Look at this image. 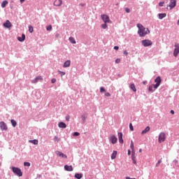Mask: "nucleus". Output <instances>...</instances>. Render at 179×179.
Instances as JSON below:
<instances>
[{
    "label": "nucleus",
    "instance_id": "nucleus-1",
    "mask_svg": "<svg viewBox=\"0 0 179 179\" xmlns=\"http://www.w3.org/2000/svg\"><path fill=\"white\" fill-rule=\"evenodd\" d=\"M137 27L138 29V34L140 37H145L147 34L150 33L149 29L145 28L142 24H137Z\"/></svg>",
    "mask_w": 179,
    "mask_h": 179
},
{
    "label": "nucleus",
    "instance_id": "nucleus-2",
    "mask_svg": "<svg viewBox=\"0 0 179 179\" xmlns=\"http://www.w3.org/2000/svg\"><path fill=\"white\" fill-rule=\"evenodd\" d=\"M12 170L14 174L18 176V177H22V176H23V172H22V170L20 168L13 166Z\"/></svg>",
    "mask_w": 179,
    "mask_h": 179
},
{
    "label": "nucleus",
    "instance_id": "nucleus-3",
    "mask_svg": "<svg viewBox=\"0 0 179 179\" xmlns=\"http://www.w3.org/2000/svg\"><path fill=\"white\" fill-rule=\"evenodd\" d=\"M101 19L104 23H112L111 20H110V17L106 14L101 15Z\"/></svg>",
    "mask_w": 179,
    "mask_h": 179
},
{
    "label": "nucleus",
    "instance_id": "nucleus-4",
    "mask_svg": "<svg viewBox=\"0 0 179 179\" xmlns=\"http://www.w3.org/2000/svg\"><path fill=\"white\" fill-rule=\"evenodd\" d=\"M141 43L143 44V45L144 47H149L153 44L152 41H150L149 39H145V40L142 41Z\"/></svg>",
    "mask_w": 179,
    "mask_h": 179
},
{
    "label": "nucleus",
    "instance_id": "nucleus-5",
    "mask_svg": "<svg viewBox=\"0 0 179 179\" xmlns=\"http://www.w3.org/2000/svg\"><path fill=\"white\" fill-rule=\"evenodd\" d=\"M155 85H154V88L155 89H157V87H159V86H160V83H162V78L160 76H158L155 80Z\"/></svg>",
    "mask_w": 179,
    "mask_h": 179
},
{
    "label": "nucleus",
    "instance_id": "nucleus-6",
    "mask_svg": "<svg viewBox=\"0 0 179 179\" xmlns=\"http://www.w3.org/2000/svg\"><path fill=\"white\" fill-rule=\"evenodd\" d=\"M179 54V45L178 43L175 44V50L173 51L174 57H178Z\"/></svg>",
    "mask_w": 179,
    "mask_h": 179
},
{
    "label": "nucleus",
    "instance_id": "nucleus-7",
    "mask_svg": "<svg viewBox=\"0 0 179 179\" xmlns=\"http://www.w3.org/2000/svg\"><path fill=\"white\" fill-rule=\"evenodd\" d=\"M0 128L2 129V131H8V125H6L5 122H0Z\"/></svg>",
    "mask_w": 179,
    "mask_h": 179
},
{
    "label": "nucleus",
    "instance_id": "nucleus-8",
    "mask_svg": "<svg viewBox=\"0 0 179 179\" xmlns=\"http://www.w3.org/2000/svg\"><path fill=\"white\" fill-rule=\"evenodd\" d=\"M177 5V0H171L169 3V8L170 9H173V8H176Z\"/></svg>",
    "mask_w": 179,
    "mask_h": 179
},
{
    "label": "nucleus",
    "instance_id": "nucleus-9",
    "mask_svg": "<svg viewBox=\"0 0 179 179\" xmlns=\"http://www.w3.org/2000/svg\"><path fill=\"white\" fill-rule=\"evenodd\" d=\"M3 26L6 29H10V27H12V23H10V21H9V20H7L6 22L3 23Z\"/></svg>",
    "mask_w": 179,
    "mask_h": 179
},
{
    "label": "nucleus",
    "instance_id": "nucleus-10",
    "mask_svg": "<svg viewBox=\"0 0 179 179\" xmlns=\"http://www.w3.org/2000/svg\"><path fill=\"white\" fill-rule=\"evenodd\" d=\"M55 154L57 155V156H59V157H62L63 159H66V157H68V156H66V155H65L59 151H56Z\"/></svg>",
    "mask_w": 179,
    "mask_h": 179
},
{
    "label": "nucleus",
    "instance_id": "nucleus-11",
    "mask_svg": "<svg viewBox=\"0 0 179 179\" xmlns=\"http://www.w3.org/2000/svg\"><path fill=\"white\" fill-rule=\"evenodd\" d=\"M166 141V136L164 135H159L158 137L159 143H162Z\"/></svg>",
    "mask_w": 179,
    "mask_h": 179
},
{
    "label": "nucleus",
    "instance_id": "nucleus-12",
    "mask_svg": "<svg viewBox=\"0 0 179 179\" xmlns=\"http://www.w3.org/2000/svg\"><path fill=\"white\" fill-rule=\"evenodd\" d=\"M38 80H43V77L41 76L36 77L35 79L32 80L31 83H37Z\"/></svg>",
    "mask_w": 179,
    "mask_h": 179
},
{
    "label": "nucleus",
    "instance_id": "nucleus-13",
    "mask_svg": "<svg viewBox=\"0 0 179 179\" xmlns=\"http://www.w3.org/2000/svg\"><path fill=\"white\" fill-rule=\"evenodd\" d=\"M71 66V60H67L64 63L63 68H69Z\"/></svg>",
    "mask_w": 179,
    "mask_h": 179
},
{
    "label": "nucleus",
    "instance_id": "nucleus-14",
    "mask_svg": "<svg viewBox=\"0 0 179 179\" xmlns=\"http://www.w3.org/2000/svg\"><path fill=\"white\" fill-rule=\"evenodd\" d=\"M54 5L55 6H61L62 5V0H55Z\"/></svg>",
    "mask_w": 179,
    "mask_h": 179
},
{
    "label": "nucleus",
    "instance_id": "nucleus-15",
    "mask_svg": "<svg viewBox=\"0 0 179 179\" xmlns=\"http://www.w3.org/2000/svg\"><path fill=\"white\" fill-rule=\"evenodd\" d=\"M17 40H18V41H20L21 43L24 41V40H26V35H24V34H22V37H20V36L17 37Z\"/></svg>",
    "mask_w": 179,
    "mask_h": 179
},
{
    "label": "nucleus",
    "instance_id": "nucleus-16",
    "mask_svg": "<svg viewBox=\"0 0 179 179\" xmlns=\"http://www.w3.org/2000/svg\"><path fill=\"white\" fill-rule=\"evenodd\" d=\"M64 169L66 170V171H73V168L72 167V166L65 165Z\"/></svg>",
    "mask_w": 179,
    "mask_h": 179
},
{
    "label": "nucleus",
    "instance_id": "nucleus-17",
    "mask_svg": "<svg viewBox=\"0 0 179 179\" xmlns=\"http://www.w3.org/2000/svg\"><path fill=\"white\" fill-rule=\"evenodd\" d=\"M110 141L111 143H113L114 145L117 142V137H115V136H113L110 137Z\"/></svg>",
    "mask_w": 179,
    "mask_h": 179
},
{
    "label": "nucleus",
    "instance_id": "nucleus-18",
    "mask_svg": "<svg viewBox=\"0 0 179 179\" xmlns=\"http://www.w3.org/2000/svg\"><path fill=\"white\" fill-rule=\"evenodd\" d=\"M59 128H66V124L64 123L63 122H60L58 124Z\"/></svg>",
    "mask_w": 179,
    "mask_h": 179
},
{
    "label": "nucleus",
    "instance_id": "nucleus-19",
    "mask_svg": "<svg viewBox=\"0 0 179 179\" xmlns=\"http://www.w3.org/2000/svg\"><path fill=\"white\" fill-rule=\"evenodd\" d=\"M166 16H167V14H166V13H159V14H158V17L160 20L164 19V17H166Z\"/></svg>",
    "mask_w": 179,
    "mask_h": 179
},
{
    "label": "nucleus",
    "instance_id": "nucleus-20",
    "mask_svg": "<svg viewBox=\"0 0 179 179\" xmlns=\"http://www.w3.org/2000/svg\"><path fill=\"white\" fill-rule=\"evenodd\" d=\"M9 3V2L6 0L2 1L1 3V8H6V6Z\"/></svg>",
    "mask_w": 179,
    "mask_h": 179
},
{
    "label": "nucleus",
    "instance_id": "nucleus-21",
    "mask_svg": "<svg viewBox=\"0 0 179 179\" xmlns=\"http://www.w3.org/2000/svg\"><path fill=\"white\" fill-rule=\"evenodd\" d=\"M149 131H150V127L149 126H148L142 132L141 134H148V132H149Z\"/></svg>",
    "mask_w": 179,
    "mask_h": 179
},
{
    "label": "nucleus",
    "instance_id": "nucleus-22",
    "mask_svg": "<svg viewBox=\"0 0 179 179\" xmlns=\"http://www.w3.org/2000/svg\"><path fill=\"white\" fill-rule=\"evenodd\" d=\"M29 143H33V145H38V140H29Z\"/></svg>",
    "mask_w": 179,
    "mask_h": 179
},
{
    "label": "nucleus",
    "instance_id": "nucleus-23",
    "mask_svg": "<svg viewBox=\"0 0 179 179\" xmlns=\"http://www.w3.org/2000/svg\"><path fill=\"white\" fill-rule=\"evenodd\" d=\"M117 157V151L114 150L111 155V159L112 160H114Z\"/></svg>",
    "mask_w": 179,
    "mask_h": 179
},
{
    "label": "nucleus",
    "instance_id": "nucleus-24",
    "mask_svg": "<svg viewBox=\"0 0 179 179\" xmlns=\"http://www.w3.org/2000/svg\"><path fill=\"white\" fill-rule=\"evenodd\" d=\"M155 90L156 89H155V85L149 86V88H148L149 92H155Z\"/></svg>",
    "mask_w": 179,
    "mask_h": 179
},
{
    "label": "nucleus",
    "instance_id": "nucleus-25",
    "mask_svg": "<svg viewBox=\"0 0 179 179\" xmlns=\"http://www.w3.org/2000/svg\"><path fill=\"white\" fill-rule=\"evenodd\" d=\"M130 89L133 90V92H136V87H135V84H131L129 86Z\"/></svg>",
    "mask_w": 179,
    "mask_h": 179
},
{
    "label": "nucleus",
    "instance_id": "nucleus-26",
    "mask_svg": "<svg viewBox=\"0 0 179 179\" xmlns=\"http://www.w3.org/2000/svg\"><path fill=\"white\" fill-rule=\"evenodd\" d=\"M83 176V175L82 173H76L75 174V178L80 179V178H82Z\"/></svg>",
    "mask_w": 179,
    "mask_h": 179
},
{
    "label": "nucleus",
    "instance_id": "nucleus-27",
    "mask_svg": "<svg viewBox=\"0 0 179 179\" xmlns=\"http://www.w3.org/2000/svg\"><path fill=\"white\" fill-rule=\"evenodd\" d=\"M69 41L71 42L72 44H76V41H75V38L73 37H70Z\"/></svg>",
    "mask_w": 179,
    "mask_h": 179
},
{
    "label": "nucleus",
    "instance_id": "nucleus-28",
    "mask_svg": "<svg viewBox=\"0 0 179 179\" xmlns=\"http://www.w3.org/2000/svg\"><path fill=\"white\" fill-rule=\"evenodd\" d=\"M101 27L102 29H107L108 27V25H107V23L104 22V24H102L101 25Z\"/></svg>",
    "mask_w": 179,
    "mask_h": 179
},
{
    "label": "nucleus",
    "instance_id": "nucleus-29",
    "mask_svg": "<svg viewBox=\"0 0 179 179\" xmlns=\"http://www.w3.org/2000/svg\"><path fill=\"white\" fill-rule=\"evenodd\" d=\"M11 124L14 127H16V125H17V122H16L15 120H11Z\"/></svg>",
    "mask_w": 179,
    "mask_h": 179
},
{
    "label": "nucleus",
    "instance_id": "nucleus-30",
    "mask_svg": "<svg viewBox=\"0 0 179 179\" xmlns=\"http://www.w3.org/2000/svg\"><path fill=\"white\" fill-rule=\"evenodd\" d=\"M119 142L120 143H124V140L122 139V135L119 136Z\"/></svg>",
    "mask_w": 179,
    "mask_h": 179
},
{
    "label": "nucleus",
    "instance_id": "nucleus-31",
    "mask_svg": "<svg viewBox=\"0 0 179 179\" xmlns=\"http://www.w3.org/2000/svg\"><path fill=\"white\" fill-rule=\"evenodd\" d=\"M29 33H33V31H34V29H33V26L30 25L29 27Z\"/></svg>",
    "mask_w": 179,
    "mask_h": 179
},
{
    "label": "nucleus",
    "instance_id": "nucleus-32",
    "mask_svg": "<svg viewBox=\"0 0 179 179\" xmlns=\"http://www.w3.org/2000/svg\"><path fill=\"white\" fill-rule=\"evenodd\" d=\"M130 149H131V153H135V148L134 145H130Z\"/></svg>",
    "mask_w": 179,
    "mask_h": 179
},
{
    "label": "nucleus",
    "instance_id": "nucleus-33",
    "mask_svg": "<svg viewBox=\"0 0 179 179\" xmlns=\"http://www.w3.org/2000/svg\"><path fill=\"white\" fill-rule=\"evenodd\" d=\"M46 30H48V31H51L52 30V26L49 25L46 27Z\"/></svg>",
    "mask_w": 179,
    "mask_h": 179
},
{
    "label": "nucleus",
    "instance_id": "nucleus-34",
    "mask_svg": "<svg viewBox=\"0 0 179 179\" xmlns=\"http://www.w3.org/2000/svg\"><path fill=\"white\" fill-rule=\"evenodd\" d=\"M106 92V89H104V87H100V93H104Z\"/></svg>",
    "mask_w": 179,
    "mask_h": 179
},
{
    "label": "nucleus",
    "instance_id": "nucleus-35",
    "mask_svg": "<svg viewBox=\"0 0 179 179\" xmlns=\"http://www.w3.org/2000/svg\"><path fill=\"white\" fill-rule=\"evenodd\" d=\"M162 163V159H159L157 163L156 164V167H159V166L160 165V164Z\"/></svg>",
    "mask_w": 179,
    "mask_h": 179
},
{
    "label": "nucleus",
    "instance_id": "nucleus-36",
    "mask_svg": "<svg viewBox=\"0 0 179 179\" xmlns=\"http://www.w3.org/2000/svg\"><path fill=\"white\" fill-rule=\"evenodd\" d=\"M24 166H25L27 167H30V163L29 162H24Z\"/></svg>",
    "mask_w": 179,
    "mask_h": 179
},
{
    "label": "nucleus",
    "instance_id": "nucleus-37",
    "mask_svg": "<svg viewBox=\"0 0 179 179\" xmlns=\"http://www.w3.org/2000/svg\"><path fill=\"white\" fill-rule=\"evenodd\" d=\"M120 62H121V59L117 58V59L115 60V64H120Z\"/></svg>",
    "mask_w": 179,
    "mask_h": 179
},
{
    "label": "nucleus",
    "instance_id": "nucleus-38",
    "mask_svg": "<svg viewBox=\"0 0 179 179\" xmlns=\"http://www.w3.org/2000/svg\"><path fill=\"white\" fill-rule=\"evenodd\" d=\"M59 73H60V75H62V76H64V75H66L65 72L61 71H59Z\"/></svg>",
    "mask_w": 179,
    "mask_h": 179
},
{
    "label": "nucleus",
    "instance_id": "nucleus-39",
    "mask_svg": "<svg viewBox=\"0 0 179 179\" xmlns=\"http://www.w3.org/2000/svg\"><path fill=\"white\" fill-rule=\"evenodd\" d=\"M129 128L131 131H134V126H132V123L129 124Z\"/></svg>",
    "mask_w": 179,
    "mask_h": 179
},
{
    "label": "nucleus",
    "instance_id": "nucleus-40",
    "mask_svg": "<svg viewBox=\"0 0 179 179\" xmlns=\"http://www.w3.org/2000/svg\"><path fill=\"white\" fill-rule=\"evenodd\" d=\"M125 12H126L127 13H129L131 12V10H130L129 8H125Z\"/></svg>",
    "mask_w": 179,
    "mask_h": 179
},
{
    "label": "nucleus",
    "instance_id": "nucleus-41",
    "mask_svg": "<svg viewBox=\"0 0 179 179\" xmlns=\"http://www.w3.org/2000/svg\"><path fill=\"white\" fill-rule=\"evenodd\" d=\"M131 159L135 160V152L131 155Z\"/></svg>",
    "mask_w": 179,
    "mask_h": 179
},
{
    "label": "nucleus",
    "instance_id": "nucleus-42",
    "mask_svg": "<svg viewBox=\"0 0 179 179\" xmlns=\"http://www.w3.org/2000/svg\"><path fill=\"white\" fill-rule=\"evenodd\" d=\"M105 96H106V97H110V96H111V94H110V92H106L105 94Z\"/></svg>",
    "mask_w": 179,
    "mask_h": 179
},
{
    "label": "nucleus",
    "instance_id": "nucleus-43",
    "mask_svg": "<svg viewBox=\"0 0 179 179\" xmlns=\"http://www.w3.org/2000/svg\"><path fill=\"white\" fill-rule=\"evenodd\" d=\"M159 6H163L164 5V1L159 2Z\"/></svg>",
    "mask_w": 179,
    "mask_h": 179
},
{
    "label": "nucleus",
    "instance_id": "nucleus-44",
    "mask_svg": "<svg viewBox=\"0 0 179 179\" xmlns=\"http://www.w3.org/2000/svg\"><path fill=\"white\" fill-rule=\"evenodd\" d=\"M55 82H57V79H55V78L52 79V80H51L52 83H55Z\"/></svg>",
    "mask_w": 179,
    "mask_h": 179
},
{
    "label": "nucleus",
    "instance_id": "nucleus-45",
    "mask_svg": "<svg viewBox=\"0 0 179 179\" xmlns=\"http://www.w3.org/2000/svg\"><path fill=\"white\" fill-rule=\"evenodd\" d=\"M70 118L69 115L66 116V121H69Z\"/></svg>",
    "mask_w": 179,
    "mask_h": 179
},
{
    "label": "nucleus",
    "instance_id": "nucleus-46",
    "mask_svg": "<svg viewBox=\"0 0 179 179\" xmlns=\"http://www.w3.org/2000/svg\"><path fill=\"white\" fill-rule=\"evenodd\" d=\"M114 50H120V47H118V46H115V47H114Z\"/></svg>",
    "mask_w": 179,
    "mask_h": 179
},
{
    "label": "nucleus",
    "instance_id": "nucleus-47",
    "mask_svg": "<svg viewBox=\"0 0 179 179\" xmlns=\"http://www.w3.org/2000/svg\"><path fill=\"white\" fill-rule=\"evenodd\" d=\"M124 55H128V52H127L126 50L124 51Z\"/></svg>",
    "mask_w": 179,
    "mask_h": 179
},
{
    "label": "nucleus",
    "instance_id": "nucleus-48",
    "mask_svg": "<svg viewBox=\"0 0 179 179\" xmlns=\"http://www.w3.org/2000/svg\"><path fill=\"white\" fill-rule=\"evenodd\" d=\"M55 141H57V142H58V141H59V138H58V137H57V136H55Z\"/></svg>",
    "mask_w": 179,
    "mask_h": 179
},
{
    "label": "nucleus",
    "instance_id": "nucleus-49",
    "mask_svg": "<svg viewBox=\"0 0 179 179\" xmlns=\"http://www.w3.org/2000/svg\"><path fill=\"white\" fill-rule=\"evenodd\" d=\"M131 155V150H128V155L129 156Z\"/></svg>",
    "mask_w": 179,
    "mask_h": 179
},
{
    "label": "nucleus",
    "instance_id": "nucleus-50",
    "mask_svg": "<svg viewBox=\"0 0 179 179\" xmlns=\"http://www.w3.org/2000/svg\"><path fill=\"white\" fill-rule=\"evenodd\" d=\"M134 164H136V159H133Z\"/></svg>",
    "mask_w": 179,
    "mask_h": 179
},
{
    "label": "nucleus",
    "instance_id": "nucleus-51",
    "mask_svg": "<svg viewBox=\"0 0 179 179\" xmlns=\"http://www.w3.org/2000/svg\"><path fill=\"white\" fill-rule=\"evenodd\" d=\"M25 0H20V3H23V2H24Z\"/></svg>",
    "mask_w": 179,
    "mask_h": 179
},
{
    "label": "nucleus",
    "instance_id": "nucleus-52",
    "mask_svg": "<svg viewBox=\"0 0 179 179\" xmlns=\"http://www.w3.org/2000/svg\"><path fill=\"white\" fill-rule=\"evenodd\" d=\"M55 37H56L57 38H58V37H59V34H57L56 36H55Z\"/></svg>",
    "mask_w": 179,
    "mask_h": 179
},
{
    "label": "nucleus",
    "instance_id": "nucleus-53",
    "mask_svg": "<svg viewBox=\"0 0 179 179\" xmlns=\"http://www.w3.org/2000/svg\"><path fill=\"white\" fill-rule=\"evenodd\" d=\"M73 135H79V133L78 132H74Z\"/></svg>",
    "mask_w": 179,
    "mask_h": 179
},
{
    "label": "nucleus",
    "instance_id": "nucleus-54",
    "mask_svg": "<svg viewBox=\"0 0 179 179\" xmlns=\"http://www.w3.org/2000/svg\"><path fill=\"white\" fill-rule=\"evenodd\" d=\"M171 114H173H173H174V110H171Z\"/></svg>",
    "mask_w": 179,
    "mask_h": 179
},
{
    "label": "nucleus",
    "instance_id": "nucleus-55",
    "mask_svg": "<svg viewBox=\"0 0 179 179\" xmlns=\"http://www.w3.org/2000/svg\"><path fill=\"white\" fill-rule=\"evenodd\" d=\"M82 118H83V121H85V120H86L85 117L82 116Z\"/></svg>",
    "mask_w": 179,
    "mask_h": 179
},
{
    "label": "nucleus",
    "instance_id": "nucleus-56",
    "mask_svg": "<svg viewBox=\"0 0 179 179\" xmlns=\"http://www.w3.org/2000/svg\"><path fill=\"white\" fill-rule=\"evenodd\" d=\"M130 145H134V141H131Z\"/></svg>",
    "mask_w": 179,
    "mask_h": 179
},
{
    "label": "nucleus",
    "instance_id": "nucleus-57",
    "mask_svg": "<svg viewBox=\"0 0 179 179\" xmlns=\"http://www.w3.org/2000/svg\"><path fill=\"white\" fill-rule=\"evenodd\" d=\"M138 152H139L140 153H141V152H142V149H140V150H138Z\"/></svg>",
    "mask_w": 179,
    "mask_h": 179
},
{
    "label": "nucleus",
    "instance_id": "nucleus-58",
    "mask_svg": "<svg viewBox=\"0 0 179 179\" xmlns=\"http://www.w3.org/2000/svg\"><path fill=\"white\" fill-rule=\"evenodd\" d=\"M174 162H175L176 164L178 163V160H175Z\"/></svg>",
    "mask_w": 179,
    "mask_h": 179
},
{
    "label": "nucleus",
    "instance_id": "nucleus-59",
    "mask_svg": "<svg viewBox=\"0 0 179 179\" xmlns=\"http://www.w3.org/2000/svg\"><path fill=\"white\" fill-rule=\"evenodd\" d=\"M143 83V85H146V81H144Z\"/></svg>",
    "mask_w": 179,
    "mask_h": 179
},
{
    "label": "nucleus",
    "instance_id": "nucleus-60",
    "mask_svg": "<svg viewBox=\"0 0 179 179\" xmlns=\"http://www.w3.org/2000/svg\"><path fill=\"white\" fill-rule=\"evenodd\" d=\"M118 135H122V133H118Z\"/></svg>",
    "mask_w": 179,
    "mask_h": 179
},
{
    "label": "nucleus",
    "instance_id": "nucleus-61",
    "mask_svg": "<svg viewBox=\"0 0 179 179\" xmlns=\"http://www.w3.org/2000/svg\"><path fill=\"white\" fill-rule=\"evenodd\" d=\"M160 135H164V134H162V133H161Z\"/></svg>",
    "mask_w": 179,
    "mask_h": 179
},
{
    "label": "nucleus",
    "instance_id": "nucleus-62",
    "mask_svg": "<svg viewBox=\"0 0 179 179\" xmlns=\"http://www.w3.org/2000/svg\"><path fill=\"white\" fill-rule=\"evenodd\" d=\"M0 166H1V163H0Z\"/></svg>",
    "mask_w": 179,
    "mask_h": 179
}]
</instances>
